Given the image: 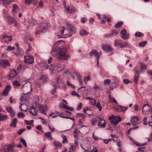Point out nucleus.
I'll return each instance as SVG.
<instances>
[{
	"label": "nucleus",
	"instance_id": "f257e3e1",
	"mask_svg": "<svg viewBox=\"0 0 152 152\" xmlns=\"http://www.w3.org/2000/svg\"><path fill=\"white\" fill-rule=\"evenodd\" d=\"M66 47H64L61 49L60 47L57 46L55 44L53 46L51 54L53 56H57V59L59 61L62 60H67L69 58L70 56L68 54H66Z\"/></svg>",
	"mask_w": 152,
	"mask_h": 152
},
{
	"label": "nucleus",
	"instance_id": "f03ea898",
	"mask_svg": "<svg viewBox=\"0 0 152 152\" xmlns=\"http://www.w3.org/2000/svg\"><path fill=\"white\" fill-rule=\"evenodd\" d=\"M67 25V29L69 32L68 34H67V36H71L75 33L76 32V29L70 23H66Z\"/></svg>",
	"mask_w": 152,
	"mask_h": 152
},
{
	"label": "nucleus",
	"instance_id": "7ed1b4c3",
	"mask_svg": "<svg viewBox=\"0 0 152 152\" xmlns=\"http://www.w3.org/2000/svg\"><path fill=\"white\" fill-rule=\"evenodd\" d=\"M46 25L45 23H42L39 26V28L37 31L36 32V35H39L41 32L44 33L46 30Z\"/></svg>",
	"mask_w": 152,
	"mask_h": 152
},
{
	"label": "nucleus",
	"instance_id": "20e7f679",
	"mask_svg": "<svg viewBox=\"0 0 152 152\" xmlns=\"http://www.w3.org/2000/svg\"><path fill=\"white\" fill-rule=\"evenodd\" d=\"M102 48L103 50L107 52H110L113 50V48L109 44L103 43L102 44Z\"/></svg>",
	"mask_w": 152,
	"mask_h": 152
},
{
	"label": "nucleus",
	"instance_id": "39448f33",
	"mask_svg": "<svg viewBox=\"0 0 152 152\" xmlns=\"http://www.w3.org/2000/svg\"><path fill=\"white\" fill-rule=\"evenodd\" d=\"M114 45L115 46L123 48L126 45L124 42L121 39H116L114 41Z\"/></svg>",
	"mask_w": 152,
	"mask_h": 152
},
{
	"label": "nucleus",
	"instance_id": "423d86ee",
	"mask_svg": "<svg viewBox=\"0 0 152 152\" xmlns=\"http://www.w3.org/2000/svg\"><path fill=\"white\" fill-rule=\"evenodd\" d=\"M13 148L11 145H6L3 148L0 150V152H13Z\"/></svg>",
	"mask_w": 152,
	"mask_h": 152
},
{
	"label": "nucleus",
	"instance_id": "0eeeda50",
	"mask_svg": "<svg viewBox=\"0 0 152 152\" xmlns=\"http://www.w3.org/2000/svg\"><path fill=\"white\" fill-rule=\"evenodd\" d=\"M120 34L121 35V38L124 40H127L129 37V34L126 32L125 29H123L121 31Z\"/></svg>",
	"mask_w": 152,
	"mask_h": 152
},
{
	"label": "nucleus",
	"instance_id": "6e6552de",
	"mask_svg": "<svg viewBox=\"0 0 152 152\" xmlns=\"http://www.w3.org/2000/svg\"><path fill=\"white\" fill-rule=\"evenodd\" d=\"M24 62L29 64H32L34 62V59L31 56L28 55L24 57Z\"/></svg>",
	"mask_w": 152,
	"mask_h": 152
},
{
	"label": "nucleus",
	"instance_id": "1a4fd4ad",
	"mask_svg": "<svg viewBox=\"0 0 152 152\" xmlns=\"http://www.w3.org/2000/svg\"><path fill=\"white\" fill-rule=\"evenodd\" d=\"M10 65L7 59H3L0 60V66L4 68H6Z\"/></svg>",
	"mask_w": 152,
	"mask_h": 152
},
{
	"label": "nucleus",
	"instance_id": "9d476101",
	"mask_svg": "<svg viewBox=\"0 0 152 152\" xmlns=\"http://www.w3.org/2000/svg\"><path fill=\"white\" fill-rule=\"evenodd\" d=\"M121 118L120 116H115L113 121H111L110 123L112 124H113L114 126L116 125L118 123L121 122Z\"/></svg>",
	"mask_w": 152,
	"mask_h": 152
},
{
	"label": "nucleus",
	"instance_id": "9b49d317",
	"mask_svg": "<svg viewBox=\"0 0 152 152\" xmlns=\"http://www.w3.org/2000/svg\"><path fill=\"white\" fill-rule=\"evenodd\" d=\"M8 23L9 24H11L13 23H14V26H16L17 24L16 23L15 19L11 16H8L7 18Z\"/></svg>",
	"mask_w": 152,
	"mask_h": 152
},
{
	"label": "nucleus",
	"instance_id": "f8f14e48",
	"mask_svg": "<svg viewBox=\"0 0 152 152\" xmlns=\"http://www.w3.org/2000/svg\"><path fill=\"white\" fill-rule=\"evenodd\" d=\"M11 87V86L10 85H8L6 86L4 89L2 93V95L4 96H7L10 91Z\"/></svg>",
	"mask_w": 152,
	"mask_h": 152
},
{
	"label": "nucleus",
	"instance_id": "ddd939ff",
	"mask_svg": "<svg viewBox=\"0 0 152 152\" xmlns=\"http://www.w3.org/2000/svg\"><path fill=\"white\" fill-rule=\"evenodd\" d=\"M17 75L16 72L15 70H12L10 72V73L8 77V80H12V79L15 77Z\"/></svg>",
	"mask_w": 152,
	"mask_h": 152
},
{
	"label": "nucleus",
	"instance_id": "4468645a",
	"mask_svg": "<svg viewBox=\"0 0 152 152\" xmlns=\"http://www.w3.org/2000/svg\"><path fill=\"white\" fill-rule=\"evenodd\" d=\"M117 34V32L115 30H113L111 33L106 34H104V36L106 38L109 37L116 35Z\"/></svg>",
	"mask_w": 152,
	"mask_h": 152
},
{
	"label": "nucleus",
	"instance_id": "2eb2a0df",
	"mask_svg": "<svg viewBox=\"0 0 152 152\" xmlns=\"http://www.w3.org/2000/svg\"><path fill=\"white\" fill-rule=\"evenodd\" d=\"M150 105L148 103L145 104L143 105L142 112L144 113V112H149L150 111Z\"/></svg>",
	"mask_w": 152,
	"mask_h": 152
},
{
	"label": "nucleus",
	"instance_id": "dca6fc26",
	"mask_svg": "<svg viewBox=\"0 0 152 152\" xmlns=\"http://www.w3.org/2000/svg\"><path fill=\"white\" fill-rule=\"evenodd\" d=\"M19 108H20L21 110L26 112L28 109V106L25 103L22 104L19 107Z\"/></svg>",
	"mask_w": 152,
	"mask_h": 152
},
{
	"label": "nucleus",
	"instance_id": "f3484780",
	"mask_svg": "<svg viewBox=\"0 0 152 152\" xmlns=\"http://www.w3.org/2000/svg\"><path fill=\"white\" fill-rule=\"evenodd\" d=\"M146 68L147 66L145 63L144 62L142 63L140 68V72L142 73L146 70Z\"/></svg>",
	"mask_w": 152,
	"mask_h": 152
},
{
	"label": "nucleus",
	"instance_id": "a211bd4d",
	"mask_svg": "<svg viewBox=\"0 0 152 152\" xmlns=\"http://www.w3.org/2000/svg\"><path fill=\"white\" fill-rule=\"evenodd\" d=\"M2 38L6 42H9L12 40V36H8L4 35L3 36Z\"/></svg>",
	"mask_w": 152,
	"mask_h": 152
},
{
	"label": "nucleus",
	"instance_id": "6ab92c4d",
	"mask_svg": "<svg viewBox=\"0 0 152 152\" xmlns=\"http://www.w3.org/2000/svg\"><path fill=\"white\" fill-rule=\"evenodd\" d=\"M89 55L90 56H92L93 55H94V56H96L97 57L98 56H100V55H99L98 52L95 49L92 50L89 53Z\"/></svg>",
	"mask_w": 152,
	"mask_h": 152
},
{
	"label": "nucleus",
	"instance_id": "aec40b11",
	"mask_svg": "<svg viewBox=\"0 0 152 152\" xmlns=\"http://www.w3.org/2000/svg\"><path fill=\"white\" fill-rule=\"evenodd\" d=\"M139 121V118L135 116H133L131 119L130 121L133 124H135L136 122Z\"/></svg>",
	"mask_w": 152,
	"mask_h": 152
},
{
	"label": "nucleus",
	"instance_id": "412c9836",
	"mask_svg": "<svg viewBox=\"0 0 152 152\" xmlns=\"http://www.w3.org/2000/svg\"><path fill=\"white\" fill-rule=\"evenodd\" d=\"M37 0H26L25 3L28 5L30 4H35L37 3Z\"/></svg>",
	"mask_w": 152,
	"mask_h": 152
},
{
	"label": "nucleus",
	"instance_id": "4be33fe9",
	"mask_svg": "<svg viewBox=\"0 0 152 152\" xmlns=\"http://www.w3.org/2000/svg\"><path fill=\"white\" fill-rule=\"evenodd\" d=\"M34 99L35 101L36 107L38 108L39 107V99L38 96H35L34 97Z\"/></svg>",
	"mask_w": 152,
	"mask_h": 152
},
{
	"label": "nucleus",
	"instance_id": "5701e85b",
	"mask_svg": "<svg viewBox=\"0 0 152 152\" xmlns=\"http://www.w3.org/2000/svg\"><path fill=\"white\" fill-rule=\"evenodd\" d=\"M8 118V116L7 115L0 113V121H2L7 120Z\"/></svg>",
	"mask_w": 152,
	"mask_h": 152
},
{
	"label": "nucleus",
	"instance_id": "b1692460",
	"mask_svg": "<svg viewBox=\"0 0 152 152\" xmlns=\"http://www.w3.org/2000/svg\"><path fill=\"white\" fill-rule=\"evenodd\" d=\"M139 73L137 70L136 71V74L135 75L134 81L135 83H137L139 80L138 77L139 76Z\"/></svg>",
	"mask_w": 152,
	"mask_h": 152
},
{
	"label": "nucleus",
	"instance_id": "393cba45",
	"mask_svg": "<svg viewBox=\"0 0 152 152\" xmlns=\"http://www.w3.org/2000/svg\"><path fill=\"white\" fill-rule=\"evenodd\" d=\"M2 2L3 5L5 7H7L12 3L10 0H3Z\"/></svg>",
	"mask_w": 152,
	"mask_h": 152
},
{
	"label": "nucleus",
	"instance_id": "a878e982",
	"mask_svg": "<svg viewBox=\"0 0 152 152\" xmlns=\"http://www.w3.org/2000/svg\"><path fill=\"white\" fill-rule=\"evenodd\" d=\"M18 122L17 119L16 118H14L12 121L11 124L10 125L11 127H15L16 126V124Z\"/></svg>",
	"mask_w": 152,
	"mask_h": 152
},
{
	"label": "nucleus",
	"instance_id": "bb28decb",
	"mask_svg": "<svg viewBox=\"0 0 152 152\" xmlns=\"http://www.w3.org/2000/svg\"><path fill=\"white\" fill-rule=\"evenodd\" d=\"M40 110V112L42 114L46 113V112L48 110L47 106H43L42 107Z\"/></svg>",
	"mask_w": 152,
	"mask_h": 152
},
{
	"label": "nucleus",
	"instance_id": "cd10ccee",
	"mask_svg": "<svg viewBox=\"0 0 152 152\" xmlns=\"http://www.w3.org/2000/svg\"><path fill=\"white\" fill-rule=\"evenodd\" d=\"M45 137L50 140H52L53 138L52 136V134L50 132H46L45 134Z\"/></svg>",
	"mask_w": 152,
	"mask_h": 152
},
{
	"label": "nucleus",
	"instance_id": "c85d7f7f",
	"mask_svg": "<svg viewBox=\"0 0 152 152\" xmlns=\"http://www.w3.org/2000/svg\"><path fill=\"white\" fill-rule=\"evenodd\" d=\"M110 88L112 90H113L115 88H116L118 87V85L115 81L111 85H110Z\"/></svg>",
	"mask_w": 152,
	"mask_h": 152
},
{
	"label": "nucleus",
	"instance_id": "c756f323",
	"mask_svg": "<svg viewBox=\"0 0 152 152\" xmlns=\"http://www.w3.org/2000/svg\"><path fill=\"white\" fill-rule=\"evenodd\" d=\"M102 121H99L98 123V126L100 127L104 128L106 126L105 121H104L102 122Z\"/></svg>",
	"mask_w": 152,
	"mask_h": 152
},
{
	"label": "nucleus",
	"instance_id": "7c9ffc66",
	"mask_svg": "<svg viewBox=\"0 0 152 152\" xmlns=\"http://www.w3.org/2000/svg\"><path fill=\"white\" fill-rule=\"evenodd\" d=\"M18 10V6L16 4H14L13 6L12 12L13 13H16Z\"/></svg>",
	"mask_w": 152,
	"mask_h": 152
},
{
	"label": "nucleus",
	"instance_id": "2f4dec72",
	"mask_svg": "<svg viewBox=\"0 0 152 152\" xmlns=\"http://www.w3.org/2000/svg\"><path fill=\"white\" fill-rule=\"evenodd\" d=\"M129 139L130 140H131L132 142H133L134 144L136 145L137 146H141L140 144L138 143L137 142L135 141L133 138H132L131 137H129Z\"/></svg>",
	"mask_w": 152,
	"mask_h": 152
},
{
	"label": "nucleus",
	"instance_id": "473e14b6",
	"mask_svg": "<svg viewBox=\"0 0 152 152\" xmlns=\"http://www.w3.org/2000/svg\"><path fill=\"white\" fill-rule=\"evenodd\" d=\"M24 122L27 125H30L32 126H33V123L34 122V121L33 120L28 121L25 120L24 121Z\"/></svg>",
	"mask_w": 152,
	"mask_h": 152
},
{
	"label": "nucleus",
	"instance_id": "72a5a7b5",
	"mask_svg": "<svg viewBox=\"0 0 152 152\" xmlns=\"http://www.w3.org/2000/svg\"><path fill=\"white\" fill-rule=\"evenodd\" d=\"M61 137L63 139V140L62 142V143H67L68 142V140L67 139L66 136L64 135V134H61Z\"/></svg>",
	"mask_w": 152,
	"mask_h": 152
},
{
	"label": "nucleus",
	"instance_id": "f704fd0d",
	"mask_svg": "<svg viewBox=\"0 0 152 152\" xmlns=\"http://www.w3.org/2000/svg\"><path fill=\"white\" fill-rule=\"evenodd\" d=\"M109 102L110 103H118L116 101L114 97H110V95H109Z\"/></svg>",
	"mask_w": 152,
	"mask_h": 152
},
{
	"label": "nucleus",
	"instance_id": "c9c22d12",
	"mask_svg": "<svg viewBox=\"0 0 152 152\" xmlns=\"http://www.w3.org/2000/svg\"><path fill=\"white\" fill-rule=\"evenodd\" d=\"M27 88L29 89V90L27 91V93L26 94H23L24 95H26L27 94H29L32 91V88H31V84H30L26 86Z\"/></svg>",
	"mask_w": 152,
	"mask_h": 152
},
{
	"label": "nucleus",
	"instance_id": "e433bc0d",
	"mask_svg": "<svg viewBox=\"0 0 152 152\" xmlns=\"http://www.w3.org/2000/svg\"><path fill=\"white\" fill-rule=\"evenodd\" d=\"M123 24V22L122 21H120L117 22L115 25V27L116 28H119Z\"/></svg>",
	"mask_w": 152,
	"mask_h": 152
},
{
	"label": "nucleus",
	"instance_id": "4c0bfd02",
	"mask_svg": "<svg viewBox=\"0 0 152 152\" xmlns=\"http://www.w3.org/2000/svg\"><path fill=\"white\" fill-rule=\"evenodd\" d=\"M53 145L55 147L57 148L58 147H61V144L58 141H55L54 142Z\"/></svg>",
	"mask_w": 152,
	"mask_h": 152
},
{
	"label": "nucleus",
	"instance_id": "58836bf2",
	"mask_svg": "<svg viewBox=\"0 0 152 152\" xmlns=\"http://www.w3.org/2000/svg\"><path fill=\"white\" fill-rule=\"evenodd\" d=\"M96 118H92L91 121V124L92 126H94L96 125V123L97 122Z\"/></svg>",
	"mask_w": 152,
	"mask_h": 152
},
{
	"label": "nucleus",
	"instance_id": "ea45409f",
	"mask_svg": "<svg viewBox=\"0 0 152 152\" xmlns=\"http://www.w3.org/2000/svg\"><path fill=\"white\" fill-rule=\"evenodd\" d=\"M68 32L67 29H63L61 31V34L62 36H64V35H66V36L67 37H68L69 36H67V34H68L67 33V32Z\"/></svg>",
	"mask_w": 152,
	"mask_h": 152
},
{
	"label": "nucleus",
	"instance_id": "a19ab883",
	"mask_svg": "<svg viewBox=\"0 0 152 152\" xmlns=\"http://www.w3.org/2000/svg\"><path fill=\"white\" fill-rule=\"evenodd\" d=\"M29 98L28 96H22L21 97L20 100L21 101L24 102L28 100Z\"/></svg>",
	"mask_w": 152,
	"mask_h": 152
},
{
	"label": "nucleus",
	"instance_id": "79ce46f5",
	"mask_svg": "<svg viewBox=\"0 0 152 152\" xmlns=\"http://www.w3.org/2000/svg\"><path fill=\"white\" fill-rule=\"evenodd\" d=\"M25 116V114L22 112L18 113V117L19 118H23Z\"/></svg>",
	"mask_w": 152,
	"mask_h": 152
},
{
	"label": "nucleus",
	"instance_id": "37998d69",
	"mask_svg": "<svg viewBox=\"0 0 152 152\" xmlns=\"http://www.w3.org/2000/svg\"><path fill=\"white\" fill-rule=\"evenodd\" d=\"M89 33L88 32L86 31L85 30H83L80 31V34L81 35H88Z\"/></svg>",
	"mask_w": 152,
	"mask_h": 152
},
{
	"label": "nucleus",
	"instance_id": "c03bdc74",
	"mask_svg": "<svg viewBox=\"0 0 152 152\" xmlns=\"http://www.w3.org/2000/svg\"><path fill=\"white\" fill-rule=\"evenodd\" d=\"M15 49L14 46L12 47L10 45H9L7 46V47L6 49V50L7 51L9 52L12 50H13Z\"/></svg>",
	"mask_w": 152,
	"mask_h": 152
},
{
	"label": "nucleus",
	"instance_id": "a18cd8bd",
	"mask_svg": "<svg viewBox=\"0 0 152 152\" xmlns=\"http://www.w3.org/2000/svg\"><path fill=\"white\" fill-rule=\"evenodd\" d=\"M96 107L97 108H98L99 110V111H101L102 110V107L101 106V104L100 102H97L96 104Z\"/></svg>",
	"mask_w": 152,
	"mask_h": 152
},
{
	"label": "nucleus",
	"instance_id": "49530a36",
	"mask_svg": "<svg viewBox=\"0 0 152 152\" xmlns=\"http://www.w3.org/2000/svg\"><path fill=\"white\" fill-rule=\"evenodd\" d=\"M53 89L52 90L51 94L52 95H54L56 90L57 86L55 85H53Z\"/></svg>",
	"mask_w": 152,
	"mask_h": 152
},
{
	"label": "nucleus",
	"instance_id": "de8ad7c7",
	"mask_svg": "<svg viewBox=\"0 0 152 152\" xmlns=\"http://www.w3.org/2000/svg\"><path fill=\"white\" fill-rule=\"evenodd\" d=\"M135 36L137 37H140L143 36V34L141 32H137L135 34Z\"/></svg>",
	"mask_w": 152,
	"mask_h": 152
},
{
	"label": "nucleus",
	"instance_id": "09e8293b",
	"mask_svg": "<svg viewBox=\"0 0 152 152\" xmlns=\"http://www.w3.org/2000/svg\"><path fill=\"white\" fill-rule=\"evenodd\" d=\"M13 84L14 86H19L21 85V84L17 80H15L13 82Z\"/></svg>",
	"mask_w": 152,
	"mask_h": 152
},
{
	"label": "nucleus",
	"instance_id": "8fccbe9b",
	"mask_svg": "<svg viewBox=\"0 0 152 152\" xmlns=\"http://www.w3.org/2000/svg\"><path fill=\"white\" fill-rule=\"evenodd\" d=\"M120 109L121 110V111L123 112H125L126 110L128 108L127 107H124L122 106H119Z\"/></svg>",
	"mask_w": 152,
	"mask_h": 152
},
{
	"label": "nucleus",
	"instance_id": "3c124183",
	"mask_svg": "<svg viewBox=\"0 0 152 152\" xmlns=\"http://www.w3.org/2000/svg\"><path fill=\"white\" fill-rule=\"evenodd\" d=\"M147 43V42L146 41H143L139 44V46L141 47H144Z\"/></svg>",
	"mask_w": 152,
	"mask_h": 152
},
{
	"label": "nucleus",
	"instance_id": "603ef678",
	"mask_svg": "<svg viewBox=\"0 0 152 152\" xmlns=\"http://www.w3.org/2000/svg\"><path fill=\"white\" fill-rule=\"evenodd\" d=\"M59 107L61 108L65 109L67 105L62 102H61L59 105Z\"/></svg>",
	"mask_w": 152,
	"mask_h": 152
},
{
	"label": "nucleus",
	"instance_id": "864d4df0",
	"mask_svg": "<svg viewBox=\"0 0 152 152\" xmlns=\"http://www.w3.org/2000/svg\"><path fill=\"white\" fill-rule=\"evenodd\" d=\"M111 83V80L109 79L105 80L104 81V83L105 85H110V84Z\"/></svg>",
	"mask_w": 152,
	"mask_h": 152
},
{
	"label": "nucleus",
	"instance_id": "5fc2aeb1",
	"mask_svg": "<svg viewBox=\"0 0 152 152\" xmlns=\"http://www.w3.org/2000/svg\"><path fill=\"white\" fill-rule=\"evenodd\" d=\"M20 141L22 142L23 145L26 147H27V145L25 140L23 138H20Z\"/></svg>",
	"mask_w": 152,
	"mask_h": 152
},
{
	"label": "nucleus",
	"instance_id": "6e6d98bb",
	"mask_svg": "<svg viewBox=\"0 0 152 152\" xmlns=\"http://www.w3.org/2000/svg\"><path fill=\"white\" fill-rule=\"evenodd\" d=\"M77 117H81L83 119H84L85 117V115L83 114L78 113L77 114Z\"/></svg>",
	"mask_w": 152,
	"mask_h": 152
},
{
	"label": "nucleus",
	"instance_id": "4d7b16f0",
	"mask_svg": "<svg viewBox=\"0 0 152 152\" xmlns=\"http://www.w3.org/2000/svg\"><path fill=\"white\" fill-rule=\"evenodd\" d=\"M91 111V109H89V108L88 107H86V108L84 109V110H83V111L86 113L88 115H92V114H89L86 111Z\"/></svg>",
	"mask_w": 152,
	"mask_h": 152
},
{
	"label": "nucleus",
	"instance_id": "13d9d810",
	"mask_svg": "<svg viewBox=\"0 0 152 152\" xmlns=\"http://www.w3.org/2000/svg\"><path fill=\"white\" fill-rule=\"evenodd\" d=\"M79 132H80V131L79 130H78L77 129H75L73 132V135L74 137L75 138L77 134H78Z\"/></svg>",
	"mask_w": 152,
	"mask_h": 152
},
{
	"label": "nucleus",
	"instance_id": "bf43d9fd",
	"mask_svg": "<svg viewBox=\"0 0 152 152\" xmlns=\"http://www.w3.org/2000/svg\"><path fill=\"white\" fill-rule=\"evenodd\" d=\"M80 89H81V91H85L88 89V88H86V86H84L82 87H80L78 89V90Z\"/></svg>",
	"mask_w": 152,
	"mask_h": 152
},
{
	"label": "nucleus",
	"instance_id": "052dcab7",
	"mask_svg": "<svg viewBox=\"0 0 152 152\" xmlns=\"http://www.w3.org/2000/svg\"><path fill=\"white\" fill-rule=\"evenodd\" d=\"M96 102V100L94 99H92L91 100H90V103L93 105H95Z\"/></svg>",
	"mask_w": 152,
	"mask_h": 152
},
{
	"label": "nucleus",
	"instance_id": "680f3d73",
	"mask_svg": "<svg viewBox=\"0 0 152 152\" xmlns=\"http://www.w3.org/2000/svg\"><path fill=\"white\" fill-rule=\"evenodd\" d=\"M123 82L125 84H127L132 82L130 81L128 79L125 78L123 80Z\"/></svg>",
	"mask_w": 152,
	"mask_h": 152
},
{
	"label": "nucleus",
	"instance_id": "e2e57ef3",
	"mask_svg": "<svg viewBox=\"0 0 152 152\" xmlns=\"http://www.w3.org/2000/svg\"><path fill=\"white\" fill-rule=\"evenodd\" d=\"M75 149V147L74 145H72L70 147L69 152H72L74 151Z\"/></svg>",
	"mask_w": 152,
	"mask_h": 152
},
{
	"label": "nucleus",
	"instance_id": "0e129e2a",
	"mask_svg": "<svg viewBox=\"0 0 152 152\" xmlns=\"http://www.w3.org/2000/svg\"><path fill=\"white\" fill-rule=\"evenodd\" d=\"M75 74L77 75V80L79 81V82L81 83H82V81L81 79V77L79 75L75 73Z\"/></svg>",
	"mask_w": 152,
	"mask_h": 152
},
{
	"label": "nucleus",
	"instance_id": "69168bd1",
	"mask_svg": "<svg viewBox=\"0 0 152 152\" xmlns=\"http://www.w3.org/2000/svg\"><path fill=\"white\" fill-rule=\"evenodd\" d=\"M90 80V77H86L85 78L84 83L85 84H86L87 82Z\"/></svg>",
	"mask_w": 152,
	"mask_h": 152
},
{
	"label": "nucleus",
	"instance_id": "338daca9",
	"mask_svg": "<svg viewBox=\"0 0 152 152\" xmlns=\"http://www.w3.org/2000/svg\"><path fill=\"white\" fill-rule=\"evenodd\" d=\"M83 106V104L82 103H80L77 106V110H80L81 107Z\"/></svg>",
	"mask_w": 152,
	"mask_h": 152
},
{
	"label": "nucleus",
	"instance_id": "774afa93",
	"mask_svg": "<svg viewBox=\"0 0 152 152\" xmlns=\"http://www.w3.org/2000/svg\"><path fill=\"white\" fill-rule=\"evenodd\" d=\"M87 20L86 18L85 17H83L81 19L80 21L83 23H85L86 21Z\"/></svg>",
	"mask_w": 152,
	"mask_h": 152
}]
</instances>
